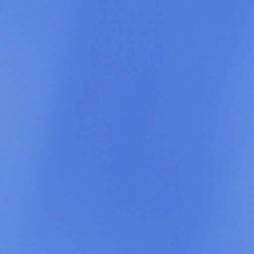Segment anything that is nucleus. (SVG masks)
Wrapping results in <instances>:
<instances>
[{
	"label": "nucleus",
	"instance_id": "1",
	"mask_svg": "<svg viewBox=\"0 0 254 254\" xmlns=\"http://www.w3.org/2000/svg\"><path fill=\"white\" fill-rule=\"evenodd\" d=\"M85 64H92L91 63H86ZM96 64H100L99 63L96 62ZM130 64H135V63H130ZM150 64H159L158 63H150Z\"/></svg>",
	"mask_w": 254,
	"mask_h": 254
},
{
	"label": "nucleus",
	"instance_id": "2",
	"mask_svg": "<svg viewBox=\"0 0 254 254\" xmlns=\"http://www.w3.org/2000/svg\"><path fill=\"white\" fill-rule=\"evenodd\" d=\"M95 65H98L99 64H96Z\"/></svg>",
	"mask_w": 254,
	"mask_h": 254
},
{
	"label": "nucleus",
	"instance_id": "3",
	"mask_svg": "<svg viewBox=\"0 0 254 254\" xmlns=\"http://www.w3.org/2000/svg\"><path fill=\"white\" fill-rule=\"evenodd\" d=\"M174 64H176V63H174Z\"/></svg>",
	"mask_w": 254,
	"mask_h": 254
},
{
	"label": "nucleus",
	"instance_id": "4",
	"mask_svg": "<svg viewBox=\"0 0 254 254\" xmlns=\"http://www.w3.org/2000/svg\"><path fill=\"white\" fill-rule=\"evenodd\" d=\"M188 64H190V63H188Z\"/></svg>",
	"mask_w": 254,
	"mask_h": 254
},
{
	"label": "nucleus",
	"instance_id": "5",
	"mask_svg": "<svg viewBox=\"0 0 254 254\" xmlns=\"http://www.w3.org/2000/svg\"><path fill=\"white\" fill-rule=\"evenodd\" d=\"M208 64H210V63H208Z\"/></svg>",
	"mask_w": 254,
	"mask_h": 254
}]
</instances>
